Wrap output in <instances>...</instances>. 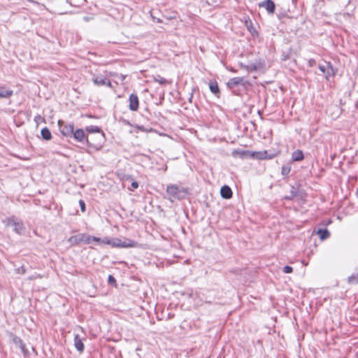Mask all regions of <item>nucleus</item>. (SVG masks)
I'll return each mask as SVG.
<instances>
[{"mask_svg": "<svg viewBox=\"0 0 358 358\" xmlns=\"http://www.w3.org/2000/svg\"><path fill=\"white\" fill-rule=\"evenodd\" d=\"M83 234H80L78 235L71 236L69 238L68 241L71 245H78L80 243H83Z\"/></svg>", "mask_w": 358, "mask_h": 358, "instance_id": "obj_14", "label": "nucleus"}, {"mask_svg": "<svg viewBox=\"0 0 358 358\" xmlns=\"http://www.w3.org/2000/svg\"><path fill=\"white\" fill-rule=\"evenodd\" d=\"M282 174L284 175V176H286V175H288L289 173L290 172V167L287 166H283L282 167Z\"/></svg>", "mask_w": 358, "mask_h": 358, "instance_id": "obj_27", "label": "nucleus"}, {"mask_svg": "<svg viewBox=\"0 0 358 358\" xmlns=\"http://www.w3.org/2000/svg\"><path fill=\"white\" fill-rule=\"evenodd\" d=\"M209 87L212 93L215 94L219 93V87L216 83H210Z\"/></svg>", "mask_w": 358, "mask_h": 358, "instance_id": "obj_21", "label": "nucleus"}, {"mask_svg": "<svg viewBox=\"0 0 358 358\" xmlns=\"http://www.w3.org/2000/svg\"><path fill=\"white\" fill-rule=\"evenodd\" d=\"M138 243L130 239H120V238H113L111 239V246L114 248H136Z\"/></svg>", "mask_w": 358, "mask_h": 358, "instance_id": "obj_1", "label": "nucleus"}, {"mask_svg": "<svg viewBox=\"0 0 358 358\" xmlns=\"http://www.w3.org/2000/svg\"><path fill=\"white\" fill-rule=\"evenodd\" d=\"M42 278V275H41L40 274H35V275H32L31 276H29L28 277V280H35V279H37V278Z\"/></svg>", "mask_w": 358, "mask_h": 358, "instance_id": "obj_32", "label": "nucleus"}, {"mask_svg": "<svg viewBox=\"0 0 358 358\" xmlns=\"http://www.w3.org/2000/svg\"><path fill=\"white\" fill-rule=\"evenodd\" d=\"M138 129L142 131H146L145 129H144L143 127H138Z\"/></svg>", "mask_w": 358, "mask_h": 358, "instance_id": "obj_37", "label": "nucleus"}, {"mask_svg": "<svg viewBox=\"0 0 358 358\" xmlns=\"http://www.w3.org/2000/svg\"><path fill=\"white\" fill-rule=\"evenodd\" d=\"M87 131L90 133H100L101 130L97 126L91 125L87 127Z\"/></svg>", "mask_w": 358, "mask_h": 358, "instance_id": "obj_23", "label": "nucleus"}, {"mask_svg": "<svg viewBox=\"0 0 358 358\" xmlns=\"http://www.w3.org/2000/svg\"><path fill=\"white\" fill-rule=\"evenodd\" d=\"M275 154H268L267 151L251 152V158L257 159H271L275 157Z\"/></svg>", "mask_w": 358, "mask_h": 358, "instance_id": "obj_5", "label": "nucleus"}, {"mask_svg": "<svg viewBox=\"0 0 358 358\" xmlns=\"http://www.w3.org/2000/svg\"><path fill=\"white\" fill-rule=\"evenodd\" d=\"M319 69L325 75L327 80H329L331 76H334L336 73V71L330 62H324V64H320Z\"/></svg>", "mask_w": 358, "mask_h": 358, "instance_id": "obj_3", "label": "nucleus"}, {"mask_svg": "<svg viewBox=\"0 0 358 358\" xmlns=\"http://www.w3.org/2000/svg\"><path fill=\"white\" fill-rule=\"evenodd\" d=\"M317 234L320 236V239L322 240V241L326 239V238H329V236H330L329 231L327 229H319L317 231Z\"/></svg>", "mask_w": 358, "mask_h": 358, "instance_id": "obj_19", "label": "nucleus"}, {"mask_svg": "<svg viewBox=\"0 0 358 358\" xmlns=\"http://www.w3.org/2000/svg\"><path fill=\"white\" fill-rule=\"evenodd\" d=\"M34 121L36 124H39L41 122H45V119L41 115H38L34 117Z\"/></svg>", "mask_w": 358, "mask_h": 358, "instance_id": "obj_25", "label": "nucleus"}, {"mask_svg": "<svg viewBox=\"0 0 358 358\" xmlns=\"http://www.w3.org/2000/svg\"><path fill=\"white\" fill-rule=\"evenodd\" d=\"M108 282L109 283H115V279L112 276V275H109L108 276Z\"/></svg>", "mask_w": 358, "mask_h": 358, "instance_id": "obj_35", "label": "nucleus"}, {"mask_svg": "<svg viewBox=\"0 0 358 358\" xmlns=\"http://www.w3.org/2000/svg\"><path fill=\"white\" fill-rule=\"evenodd\" d=\"M129 109L132 111H136L138 108V98L136 94H131L129 96Z\"/></svg>", "mask_w": 358, "mask_h": 358, "instance_id": "obj_9", "label": "nucleus"}, {"mask_svg": "<svg viewBox=\"0 0 358 358\" xmlns=\"http://www.w3.org/2000/svg\"><path fill=\"white\" fill-rule=\"evenodd\" d=\"M220 194L224 199H230L232 196V191L227 185H224L220 189Z\"/></svg>", "mask_w": 358, "mask_h": 358, "instance_id": "obj_10", "label": "nucleus"}, {"mask_svg": "<svg viewBox=\"0 0 358 358\" xmlns=\"http://www.w3.org/2000/svg\"><path fill=\"white\" fill-rule=\"evenodd\" d=\"M357 194H358V188H357Z\"/></svg>", "mask_w": 358, "mask_h": 358, "instance_id": "obj_40", "label": "nucleus"}, {"mask_svg": "<svg viewBox=\"0 0 358 358\" xmlns=\"http://www.w3.org/2000/svg\"><path fill=\"white\" fill-rule=\"evenodd\" d=\"M9 226L13 227V230L19 234H21L24 231V225L22 222L18 221L15 219H9L8 224Z\"/></svg>", "mask_w": 358, "mask_h": 358, "instance_id": "obj_6", "label": "nucleus"}, {"mask_svg": "<svg viewBox=\"0 0 358 358\" xmlns=\"http://www.w3.org/2000/svg\"><path fill=\"white\" fill-rule=\"evenodd\" d=\"M106 78L103 76H94L92 78V82L94 85L97 86L105 85L106 82Z\"/></svg>", "mask_w": 358, "mask_h": 358, "instance_id": "obj_13", "label": "nucleus"}, {"mask_svg": "<svg viewBox=\"0 0 358 358\" xmlns=\"http://www.w3.org/2000/svg\"><path fill=\"white\" fill-rule=\"evenodd\" d=\"M117 78V80L120 81H123L125 78V76L124 75H115Z\"/></svg>", "mask_w": 358, "mask_h": 358, "instance_id": "obj_34", "label": "nucleus"}, {"mask_svg": "<svg viewBox=\"0 0 358 358\" xmlns=\"http://www.w3.org/2000/svg\"><path fill=\"white\" fill-rule=\"evenodd\" d=\"M243 78H241V77L233 78H231L227 82V86L231 89V88H234L235 86H236L239 84H241L243 83Z\"/></svg>", "mask_w": 358, "mask_h": 358, "instance_id": "obj_15", "label": "nucleus"}, {"mask_svg": "<svg viewBox=\"0 0 358 358\" xmlns=\"http://www.w3.org/2000/svg\"><path fill=\"white\" fill-rule=\"evenodd\" d=\"M348 282L351 284L358 283V273L357 275H352L348 278Z\"/></svg>", "mask_w": 358, "mask_h": 358, "instance_id": "obj_24", "label": "nucleus"}, {"mask_svg": "<svg viewBox=\"0 0 358 358\" xmlns=\"http://www.w3.org/2000/svg\"><path fill=\"white\" fill-rule=\"evenodd\" d=\"M130 179H131V176H127L126 177V180H130Z\"/></svg>", "mask_w": 358, "mask_h": 358, "instance_id": "obj_38", "label": "nucleus"}, {"mask_svg": "<svg viewBox=\"0 0 358 358\" xmlns=\"http://www.w3.org/2000/svg\"><path fill=\"white\" fill-rule=\"evenodd\" d=\"M245 24H246V26H247V27H248V30H249L251 33H252V21H251V20H246V21H245Z\"/></svg>", "mask_w": 358, "mask_h": 358, "instance_id": "obj_29", "label": "nucleus"}, {"mask_svg": "<svg viewBox=\"0 0 358 358\" xmlns=\"http://www.w3.org/2000/svg\"><path fill=\"white\" fill-rule=\"evenodd\" d=\"M41 136L43 139L47 140V141L50 140L52 138V134H51L50 130L46 127L43 128L41 130Z\"/></svg>", "mask_w": 358, "mask_h": 358, "instance_id": "obj_20", "label": "nucleus"}, {"mask_svg": "<svg viewBox=\"0 0 358 358\" xmlns=\"http://www.w3.org/2000/svg\"><path fill=\"white\" fill-rule=\"evenodd\" d=\"M292 271H293L292 268L289 266H285L283 268V272L285 273H290L292 272Z\"/></svg>", "mask_w": 358, "mask_h": 358, "instance_id": "obj_30", "label": "nucleus"}, {"mask_svg": "<svg viewBox=\"0 0 358 358\" xmlns=\"http://www.w3.org/2000/svg\"><path fill=\"white\" fill-rule=\"evenodd\" d=\"M292 159L294 162H299L303 159V152L300 150H297L293 152L292 155Z\"/></svg>", "mask_w": 358, "mask_h": 358, "instance_id": "obj_18", "label": "nucleus"}, {"mask_svg": "<svg viewBox=\"0 0 358 358\" xmlns=\"http://www.w3.org/2000/svg\"><path fill=\"white\" fill-rule=\"evenodd\" d=\"M259 7L264 8L268 14H273L275 12V6L273 1L266 0L259 3Z\"/></svg>", "mask_w": 358, "mask_h": 358, "instance_id": "obj_7", "label": "nucleus"}, {"mask_svg": "<svg viewBox=\"0 0 358 358\" xmlns=\"http://www.w3.org/2000/svg\"><path fill=\"white\" fill-rule=\"evenodd\" d=\"M15 273L19 274H24L26 273V269L24 266H20V268H15Z\"/></svg>", "mask_w": 358, "mask_h": 358, "instance_id": "obj_28", "label": "nucleus"}, {"mask_svg": "<svg viewBox=\"0 0 358 358\" xmlns=\"http://www.w3.org/2000/svg\"><path fill=\"white\" fill-rule=\"evenodd\" d=\"M138 187V183L136 181L131 182V187H129V190L133 191L134 189H137Z\"/></svg>", "mask_w": 358, "mask_h": 358, "instance_id": "obj_31", "label": "nucleus"}, {"mask_svg": "<svg viewBox=\"0 0 358 358\" xmlns=\"http://www.w3.org/2000/svg\"><path fill=\"white\" fill-rule=\"evenodd\" d=\"M58 124L59 127V130L63 135L66 136H70L73 134L74 131L73 124H64L61 120H59Z\"/></svg>", "mask_w": 358, "mask_h": 358, "instance_id": "obj_4", "label": "nucleus"}, {"mask_svg": "<svg viewBox=\"0 0 358 358\" xmlns=\"http://www.w3.org/2000/svg\"><path fill=\"white\" fill-rule=\"evenodd\" d=\"M13 94V91L9 89H7L4 86L0 87V98L1 99H7L10 97Z\"/></svg>", "mask_w": 358, "mask_h": 358, "instance_id": "obj_11", "label": "nucleus"}, {"mask_svg": "<svg viewBox=\"0 0 358 358\" xmlns=\"http://www.w3.org/2000/svg\"><path fill=\"white\" fill-rule=\"evenodd\" d=\"M154 80L155 82H157L161 85H164V84L167 83V80L159 75L154 76Z\"/></svg>", "mask_w": 358, "mask_h": 358, "instance_id": "obj_22", "label": "nucleus"}, {"mask_svg": "<svg viewBox=\"0 0 358 358\" xmlns=\"http://www.w3.org/2000/svg\"><path fill=\"white\" fill-rule=\"evenodd\" d=\"M232 156L234 157H238L242 159L251 158V152L240 149L234 150L232 151Z\"/></svg>", "mask_w": 358, "mask_h": 358, "instance_id": "obj_8", "label": "nucleus"}, {"mask_svg": "<svg viewBox=\"0 0 358 358\" xmlns=\"http://www.w3.org/2000/svg\"><path fill=\"white\" fill-rule=\"evenodd\" d=\"M76 140H77L79 142L84 141L85 138V134L83 129H79L76 131H73L72 134Z\"/></svg>", "mask_w": 358, "mask_h": 358, "instance_id": "obj_16", "label": "nucleus"}, {"mask_svg": "<svg viewBox=\"0 0 358 358\" xmlns=\"http://www.w3.org/2000/svg\"><path fill=\"white\" fill-rule=\"evenodd\" d=\"M92 241H100V238L96 236H92L83 234V243L85 244H90Z\"/></svg>", "mask_w": 358, "mask_h": 358, "instance_id": "obj_17", "label": "nucleus"}, {"mask_svg": "<svg viewBox=\"0 0 358 358\" xmlns=\"http://www.w3.org/2000/svg\"><path fill=\"white\" fill-rule=\"evenodd\" d=\"M79 205H80L81 210L83 212H85V203L84 201L80 200L79 201Z\"/></svg>", "mask_w": 358, "mask_h": 358, "instance_id": "obj_33", "label": "nucleus"}, {"mask_svg": "<svg viewBox=\"0 0 358 358\" xmlns=\"http://www.w3.org/2000/svg\"><path fill=\"white\" fill-rule=\"evenodd\" d=\"M74 345L80 352L83 351L84 345L83 343L82 338L79 336L78 334H75L74 336Z\"/></svg>", "mask_w": 358, "mask_h": 358, "instance_id": "obj_12", "label": "nucleus"}, {"mask_svg": "<svg viewBox=\"0 0 358 358\" xmlns=\"http://www.w3.org/2000/svg\"><path fill=\"white\" fill-rule=\"evenodd\" d=\"M105 85H107L109 87H112V84H111L110 81L108 79L106 80Z\"/></svg>", "mask_w": 358, "mask_h": 358, "instance_id": "obj_36", "label": "nucleus"}, {"mask_svg": "<svg viewBox=\"0 0 358 358\" xmlns=\"http://www.w3.org/2000/svg\"><path fill=\"white\" fill-rule=\"evenodd\" d=\"M99 243L108 244L111 245V239L108 238H104L103 239L100 238V241H96Z\"/></svg>", "mask_w": 358, "mask_h": 358, "instance_id": "obj_26", "label": "nucleus"}, {"mask_svg": "<svg viewBox=\"0 0 358 358\" xmlns=\"http://www.w3.org/2000/svg\"><path fill=\"white\" fill-rule=\"evenodd\" d=\"M251 69H253V70H256L257 69L255 66H252Z\"/></svg>", "mask_w": 358, "mask_h": 358, "instance_id": "obj_39", "label": "nucleus"}, {"mask_svg": "<svg viewBox=\"0 0 358 358\" xmlns=\"http://www.w3.org/2000/svg\"><path fill=\"white\" fill-rule=\"evenodd\" d=\"M166 192L169 195L171 199H180L185 195V192L175 185H168L166 187Z\"/></svg>", "mask_w": 358, "mask_h": 358, "instance_id": "obj_2", "label": "nucleus"}]
</instances>
